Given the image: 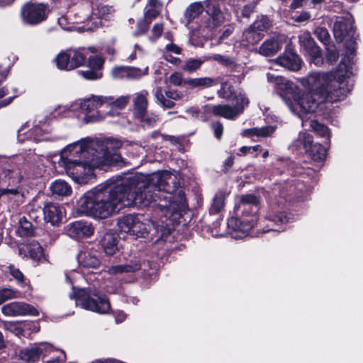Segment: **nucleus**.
<instances>
[{
	"mask_svg": "<svg viewBox=\"0 0 363 363\" xmlns=\"http://www.w3.org/2000/svg\"><path fill=\"white\" fill-rule=\"evenodd\" d=\"M178 186L177 177L167 171L111 178L86 192L77 202V212L105 219L124 207L154 203L155 211L174 221L187 208L184 192Z\"/></svg>",
	"mask_w": 363,
	"mask_h": 363,
	"instance_id": "1",
	"label": "nucleus"
},
{
	"mask_svg": "<svg viewBox=\"0 0 363 363\" xmlns=\"http://www.w3.org/2000/svg\"><path fill=\"white\" fill-rule=\"evenodd\" d=\"M347 77H340L337 72H313L301 80V84L309 92H299L293 101L297 115L302 121V126H309L319 135L328 134V128L311 118L313 113L321 111L325 102H335L344 99L352 87Z\"/></svg>",
	"mask_w": 363,
	"mask_h": 363,
	"instance_id": "2",
	"label": "nucleus"
},
{
	"mask_svg": "<svg viewBox=\"0 0 363 363\" xmlns=\"http://www.w3.org/2000/svg\"><path fill=\"white\" fill-rule=\"evenodd\" d=\"M45 157L29 151L11 157H0V197L20 201L18 184L24 178L39 177L45 172Z\"/></svg>",
	"mask_w": 363,
	"mask_h": 363,
	"instance_id": "3",
	"label": "nucleus"
},
{
	"mask_svg": "<svg viewBox=\"0 0 363 363\" xmlns=\"http://www.w3.org/2000/svg\"><path fill=\"white\" fill-rule=\"evenodd\" d=\"M57 164L63 168L67 176L80 184L88 183L94 177V167L104 166L102 162L90 150L86 139L70 143L64 147L60 151Z\"/></svg>",
	"mask_w": 363,
	"mask_h": 363,
	"instance_id": "4",
	"label": "nucleus"
},
{
	"mask_svg": "<svg viewBox=\"0 0 363 363\" xmlns=\"http://www.w3.org/2000/svg\"><path fill=\"white\" fill-rule=\"evenodd\" d=\"M260 201L254 194L241 195L235 206L236 216L228 219V233L234 239H242L250 235L257 223Z\"/></svg>",
	"mask_w": 363,
	"mask_h": 363,
	"instance_id": "5",
	"label": "nucleus"
},
{
	"mask_svg": "<svg viewBox=\"0 0 363 363\" xmlns=\"http://www.w3.org/2000/svg\"><path fill=\"white\" fill-rule=\"evenodd\" d=\"M335 39L340 42L345 41V52L334 72L340 77L349 78L354 70V56L356 51L355 28L353 19L350 15L338 17L333 26Z\"/></svg>",
	"mask_w": 363,
	"mask_h": 363,
	"instance_id": "6",
	"label": "nucleus"
},
{
	"mask_svg": "<svg viewBox=\"0 0 363 363\" xmlns=\"http://www.w3.org/2000/svg\"><path fill=\"white\" fill-rule=\"evenodd\" d=\"M187 23L196 20L198 32L204 38L212 37L213 33L224 23V16L214 1H206L203 5L199 2L191 4L185 11Z\"/></svg>",
	"mask_w": 363,
	"mask_h": 363,
	"instance_id": "7",
	"label": "nucleus"
},
{
	"mask_svg": "<svg viewBox=\"0 0 363 363\" xmlns=\"http://www.w3.org/2000/svg\"><path fill=\"white\" fill-rule=\"evenodd\" d=\"M80 277V274L76 271L66 274L67 281L72 286V292L69 294V298H74L76 306H80L83 309L99 314L108 313L111 310L110 301L95 287L89 286L76 290L74 284L75 279Z\"/></svg>",
	"mask_w": 363,
	"mask_h": 363,
	"instance_id": "8",
	"label": "nucleus"
},
{
	"mask_svg": "<svg viewBox=\"0 0 363 363\" xmlns=\"http://www.w3.org/2000/svg\"><path fill=\"white\" fill-rule=\"evenodd\" d=\"M93 102L90 97L77 99L69 104L58 106L52 112L55 118H74L82 124L99 121V113H92Z\"/></svg>",
	"mask_w": 363,
	"mask_h": 363,
	"instance_id": "9",
	"label": "nucleus"
},
{
	"mask_svg": "<svg viewBox=\"0 0 363 363\" xmlns=\"http://www.w3.org/2000/svg\"><path fill=\"white\" fill-rule=\"evenodd\" d=\"M291 191V189L289 190V192ZM275 196L274 200L270 203V209L265 216V220L269 221L270 224L268 225L269 228L264 230V233L271 230H284L285 228L283 225L290 220V217L286 215L285 211H281V210L289 206L292 199L291 194H289L288 191L282 189L279 191V197L277 194H275Z\"/></svg>",
	"mask_w": 363,
	"mask_h": 363,
	"instance_id": "10",
	"label": "nucleus"
},
{
	"mask_svg": "<svg viewBox=\"0 0 363 363\" xmlns=\"http://www.w3.org/2000/svg\"><path fill=\"white\" fill-rule=\"evenodd\" d=\"M89 147L93 151L98 160L102 162L104 166L118 164L121 161V156L117 150L122 146L121 140L108 138L104 141L85 138Z\"/></svg>",
	"mask_w": 363,
	"mask_h": 363,
	"instance_id": "11",
	"label": "nucleus"
},
{
	"mask_svg": "<svg viewBox=\"0 0 363 363\" xmlns=\"http://www.w3.org/2000/svg\"><path fill=\"white\" fill-rule=\"evenodd\" d=\"M90 100L93 102L92 113H99L101 120L106 116H115L125 108L129 100V96H121L116 99L113 96H91Z\"/></svg>",
	"mask_w": 363,
	"mask_h": 363,
	"instance_id": "12",
	"label": "nucleus"
},
{
	"mask_svg": "<svg viewBox=\"0 0 363 363\" xmlns=\"http://www.w3.org/2000/svg\"><path fill=\"white\" fill-rule=\"evenodd\" d=\"M28 123L24 124L18 131L17 138L19 143L33 141L38 143L43 140H54L55 138L50 136L52 131L50 121L47 117H39L35 121L34 125L28 129Z\"/></svg>",
	"mask_w": 363,
	"mask_h": 363,
	"instance_id": "13",
	"label": "nucleus"
},
{
	"mask_svg": "<svg viewBox=\"0 0 363 363\" xmlns=\"http://www.w3.org/2000/svg\"><path fill=\"white\" fill-rule=\"evenodd\" d=\"M325 138L324 145L320 143L313 144V138L307 132H300L297 139L294 142L293 145L297 149H302L308 153V156L315 162H321L325 160L327 155V150L330 145V134L320 135Z\"/></svg>",
	"mask_w": 363,
	"mask_h": 363,
	"instance_id": "14",
	"label": "nucleus"
},
{
	"mask_svg": "<svg viewBox=\"0 0 363 363\" xmlns=\"http://www.w3.org/2000/svg\"><path fill=\"white\" fill-rule=\"evenodd\" d=\"M249 104V99L244 92L236 96V104L232 107L229 105H207L204 107L206 113H213L215 116H220L227 119H233L242 113Z\"/></svg>",
	"mask_w": 363,
	"mask_h": 363,
	"instance_id": "15",
	"label": "nucleus"
},
{
	"mask_svg": "<svg viewBox=\"0 0 363 363\" xmlns=\"http://www.w3.org/2000/svg\"><path fill=\"white\" fill-rule=\"evenodd\" d=\"M267 78L269 82L275 85L277 92L284 101L290 111H296L293 101L298 94L297 86L284 77L272 73H267Z\"/></svg>",
	"mask_w": 363,
	"mask_h": 363,
	"instance_id": "16",
	"label": "nucleus"
},
{
	"mask_svg": "<svg viewBox=\"0 0 363 363\" xmlns=\"http://www.w3.org/2000/svg\"><path fill=\"white\" fill-rule=\"evenodd\" d=\"M23 21L30 25H36L45 20L48 6L45 4L28 3L22 8Z\"/></svg>",
	"mask_w": 363,
	"mask_h": 363,
	"instance_id": "17",
	"label": "nucleus"
},
{
	"mask_svg": "<svg viewBox=\"0 0 363 363\" xmlns=\"http://www.w3.org/2000/svg\"><path fill=\"white\" fill-rule=\"evenodd\" d=\"M52 350V347L48 342H40L29 347L22 349L19 352V358L27 362L34 363L39 360L41 356L46 355Z\"/></svg>",
	"mask_w": 363,
	"mask_h": 363,
	"instance_id": "18",
	"label": "nucleus"
},
{
	"mask_svg": "<svg viewBox=\"0 0 363 363\" xmlns=\"http://www.w3.org/2000/svg\"><path fill=\"white\" fill-rule=\"evenodd\" d=\"M1 312L6 316H37L39 312L32 305L22 301H13L1 307Z\"/></svg>",
	"mask_w": 363,
	"mask_h": 363,
	"instance_id": "19",
	"label": "nucleus"
},
{
	"mask_svg": "<svg viewBox=\"0 0 363 363\" xmlns=\"http://www.w3.org/2000/svg\"><path fill=\"white\" fill-rule=\"evenodd\" d=\"M276 62L281 67L293 72L298 71L302 64L299 56L290 46L286 48L284 53L276 59Z\"/></svg>",
	"mask_w": 363,
	"mask_h": 363,
	"instance_id": "20",
	"label": "nucleus"
},
{
	"mask_svg": "<svg viewBox=\"0 0 363 363\" xmlns=\"http://www.w3.org/2000/svg\"><path fill=\"white\" fill-rule=\"evenodd\" d=\"M94 228L87 221L78 220L69 223L67 232L69 237L75 239L90 237L94 233Z\"/></svg>",
	"mask_w": 363,
	"mask_h": 363,
	"instance_id": "21",
	"label": "nucleus"
},
{
	"mask_svg": "<svg viewBox=\"0 0 363 363\" xmlns=\"http://www.w3.org/2000/svg\"><path fill=\"white\" fill-rule=\"evenodd\" d=\"M301 47L311 57V61L318 64L320 62V50L309 33H303L299 36Z\"/></svg>",
	"mask_w": 363,
	"mask_h": 363,
	"instance_id": "22",
	"label": "nucleus"
},
{
	"mask_svg": "<svg viewBox=\"0 0 363 363\" xmlns=\"http://www.w3.org/2000/svg\"><path fill=\"white\" fill-rule=\"evenodd\" d=\"M77 261L79 265L87 269H97L100 266L98 252L93 248H83L78 255Z\"/></svg>",
	"mask_w": 363,
	"mask_h": 363,
	"instance_id": "23",
	"label": "nucleus"
},
{
	"mask_svg": "<svg viewBox=\"0 0 363 363\" xmlns=\"http://www.w3.org/2000/svg\"><path fill=\"white\" fill-rule=\"evenodd\" d=\"M63 208L55 203H46L43 207L44 219L52 225H58L62 220Z\"/></svg>",
	"mask_w": 363,
	"mask_h": 363,
	"instance_id": "24",
	"label": "nucleus"
},
{
	"mask_svg": "<svg viewBox=\"0 0 363 363\" xmlns=\"http://www.w3.org/2000/svg\"><path fill=\"white\" fill-rule=\"evenodd\" d=\"M147 96L148 92L146 90H142L133 95V114L136 118H144L147 108Z\"/></svg>",
	"mask_w": 363,
	"mask_h": 363,
	"instance_id": "25",
	"label": "nucleus"
},
{
	"mask_svg": "<svg viewBox=\"0 0 363 363\" xmlns=\"http://www.w3.org/2000/svg\"><path fill=\"white\" fill-rule=\"evenodd\" d=\"M137 218H139L140 221L135 222L134 225L132 236L136 238H144L150 240V230L156 231L157 230L154 228L153 224L150 221V219L146 218L145 216L138 214Z\"/></svg>",
	"mask_w": 363,
	"mask_h": 363,
	"instance_id": "26",
	"label": "nucleus"
},
{
	"mask_svg": "<svg viewBox=\"0 0 363 363\" xmlns=\"http://www.w3.org/2000/svg\"><path fill=\"white\" fill-rule=\"evenodd\" d=\"M110 14V8L105 5H99L93 9L92 15L90 18L85 21H93L91 26L88 29L93 30L95 28L102 25V20H107Z\"/></svg>",
	"mask_w": 363,
	"mask_h": 363,
	"instance_id": "27",
	"label": "nucleus"
},
{
	"mask_svg": "<svg viewBox=\"0 0 363 363\" xmlns=\"http://www.w3.org/2000/svg\"><path fill=\"white\" fill-rule=\"evenodd\" d=\"M282 38L276 36L266 40L259 47V53L264 56L275 55L282 47Z\"/></svg>",
	"mask_w": 363,
	"mask_h": 363,
	"instance_id": "28",
	"label": "nucleus"
},
{
	"mask_svg": "<svg viewBox=\"0 0 363 363\" xmlns=\"http://www.w3.org/2000/svg\"><path fill=\"white\" fill-rule=\"evenodd\" d=\"M141 268V263L137 259L130 260L124 264L113 265L110 267L107 272L110 275H118L124 273H134Z\"/></svg>",
	"mask_w": 363,
	"mask_h": 363,
	"instance_id": "29",
	"label": "nucleus"
},
{
	"mask_svg": "<svg viewBox=\"0 0 363 363\" xmlns=\"http://www.w3.org/2000/svg\"><path fill=\"white\" fill-rule=\"evenodd\" d=\"M23 250L25 255L35 261H41L45 259V253L41 245L36 241H31L20 248V252Z\"/></svg>",
	"mask_w": 363,
	"mask_h": 363,
	"instance_id": "30",
	"label": "nucleus"
},
{
	"mask_svg": "<svg viewBox=\"0 0 363 363\" xmlns=\"http://www.w3.org/2000/svg\"><path fill=\"white\" fill-rule=\"evenodd\" d=\"M100 244L107 255H113L118 250L117 236L112 233H106L100 240Z\"/></svg>",
	"mask_w": 363,
	"mask_h": 363,
	"instance_id": "31",
	"label": "nucleus"
},
{
	"mask_svg": "<svg viewBox=\"0 0 363 363\" xmlns=\"http://www.w3.org/2000/svg\"><path fill=\"white\" fill-rule=\"evenodd\" d=\"M140 221L137 215L128 214L118 218L117 226L121 233H124L132 236L135 222Z\"/></svg>",
	"mask_w": 363,
	"mask_h": 363,
	"instance_id": "32",
	"label": "nucleus"
},
{
	"mask_svg": "<svg viewBox=\"0 0 363 363\" xmlns=\"http://www.w3.org/2000/svg\"><path fill=\"white\" fill-rule=\"evenodd\" d=\"M89 50L92 53L96 52L94 48H89L88 49L82 48L68 52L70 55L71 65L73 66V69L82 65L85 62Z\"/></svg>",
	"mask_w": 363,
	"mask_h": 363,
	"instance_id": "33",
	"label": "nucleus"
},
{
	"mask_svg": "<svg viewBox=\"0 0 363 363\" xmlns=\"http://www.w3.org/2000/svg\"><path fill=\"white\" fill-rule=\"evenodd\" d=\"M277 127L274 125H267L264 127H256L244 130L242 133V136L248 138H265L272 135Z\"/></svg>",
	"mask_w": 363,
	"mask_h": 363,
	"instance_id": "34",
	"label": "nucleus"
},
{
	"mask_svg": "<svg viewBox=\"0 0 363 363\" xmlns=\"http://www.w3.org/2000/svg\"><path fill=\"white\" fill-rule=\"evenodd\" d=\"M17 335L28 336L30 335L28 330L38 333L40 330L39 325L35 322L16 323L11 325Z\"/></svg>",
	"mask_w": 363,
	"mask_h": 363,
	"instance_id": "35",
	"label": "nucleus"
},
{
	"mask_svg": "<svg viewBox=\"0 0 363 363\" xmlns=\"http://www.w3.org/2000/svg\"><path fill=\"white\" fill-rule=\"evenodd\" d=\"M52 195L56 196H67L72 193L70 185L64 180H56L50 186Z\"/></svg>",
	"mask_w": 363,
	"mask_h": 363,
	"instance_id": "36",
	"label": "nucleus"
},
{
	"mask_svg": "<svg viewBox=\"0 0 363 363\" xmlns=\"http://www.w3.org/2000/svg\"><path fill=\"white\" fill-rule=\"evenodd\" d=\"M264 34H259L257 30L252 29L250 26L242 33L241 44L247 47L258 43L263 38Z\"/></svg>",
	"mask_w": 363,
	"mask_h": 363,
	"instance_id": "37",
	"label": "nucleus"
},
{
	"mask_svg": "<svg viewBox=\"0 0 363 363\" xmlns=\"http://www.w3.org/2000/svg\"><path fill=\"white\" fill-rule=\"evenodd\" d=\"M162 5L158 0H148L145 8L144 17L145 19L152 21L160 13Z\"/></svg>",
	"mask_w": 363,
	"mask_h": 363,
	"instance_id": "38",
	"label": "nucleus"
},
{
	"mask_svg": "<svg viewBox=\"0 0 363 363\" xmlns=\"http://www.w3.org/2000/svg\"><path fill=\"white\" fill-rule=\"evenodd\" d=\"M11 91L7 86L0 88V108L10 104L13 99L20 94L16 88H12Z\"/></svg>",
	"mask_w": 363,
	"mask_h": 363,
	"instance_id": "39",
	"label": "nucleus"
},
{
	"mask_svg": "<svg viewBox=\"0 0 363 363\" xmlns=\"http://www.w3.org/2000/svg\"><path fill=\"white\" fill-rule=\"evenodd\" d=\"M185 84L192 88H208L217 84L218 80L211 77L192 78L186 79Z\"/></svg>",
	"mask_w": 363,
	"mask_h": 363,
	"instance_id": "40",
	"label": "nucleus"
},
{
	"mask_svg": "<svg viewBox=\"0 0 363 363\" xmlns=\"http://www.w3.org/2000/svg\"><path fill=\"white\" fill-rule=\"evenodd\" d=\"M240 92L243 91H235L233 85L230 83L225 82L221 84L220 89L218 90L217 94L220 98L227 100L235 99L236 101V96H238Z\"/></svg>",
	"mask_w": 363,
	"mask_h": 363,
	"instance_id": "41",
	"label": "nucleus"
},
{
	"mask_svg": "<svg viewBox=\"0 0 363 363\" xmlns=\"http://www.w3.org/2000/svg\"><path fill=\"white\" fill-rule=\"evenodd\" d=\"M225 194L223 191H218L216 194L212 205L209 209L211 214H216L221 212L225 206Z\"/></svg>",
	"mask_w": 363,
	"mask_h": 363,
	"instance_id": "42",
	"label": "nucleus"
},
{
	"mask_svg": "<svg viewBox=\"0 0 363 363\" xmlns=\"http://www.w3.org/2000/svg\"><path fill=\"white\" fill-rule=\"evenodd\" d=\"M16 233L21 238L30 237L33 233L32 224L25 217L20 218Z\"/></svg>",
	"mask_w": 363,
	"mask_h": 363,
	"instance_id": "43",
	"label": "nucleus"
},
{
	"mask_svg": "<svg viewBox=\"0 0 363 363\" xmlns=\"http://www.w3.org/2000/svg\"><path fill=\"white\" fill-rule=\"evenodd\" d=\"M208 57L203 56L201 58L194 59L190 58L187 60L185 64L182 66V69L188 72H194L199 69L201 66L206 61H208Z\"/></svg>",
	"mask_w": 363,
	"mask_h": 363,
	"instance_id": "44",
	"label": "nucleus"
},
{
	"mask_svg": "<svg viewBox=\"0 0 363 363\" xmlns=\"http://www.w3.org/2000/svg\"><path fill=\"white\" fill-rule=\"evenodd\" d=\"M56 65L58 69L62 70H71L73 69V66L71 65L70 55L69 52H60L56 57Z\"/></svg>",
	"mask_w": 363,
	"mask_h": 363,
	"instance_id": "45",
	"label": "nucleus"
},
{
	"mask_svg": "<svg viewBox=\"0 0 363 363\" xmlns=\"http://www.w3.org/2000/svg\"><path fill=\"white\" fill-rule=\"evenodd\" d=\"M270 22L267 16H262L250 26V27L257 30L259 34H264V32L270 27Z\"/></svg>",
	"mask_w": 363,
	"mask_h": 363,
	"instance_id": "46",
	"label": "nucleus"
},
{
	"mask_svg": "<svg viewBox=\"0 0 363 363\" xmlns=\"http://www.w3.org/2000/svg\"><path fill=\"white\" fill-rule=\"evenodd\" d=\"M21 297V292L10 288H3L0 289V305L4 302Z\"/></svg>",
	"mask_w": 363,
	"mask_h": 363,
	"instance_id": "47",
	"label": "nucleus"
},
{
	"mask_svg": "<svg viewBox=\"0 0 363 363\" xmlns=\"http://www.w3.org/2000/svg\"><path fill=\"white\" fill-rule=\"evenodd\" d=\"M147 74L148 67L143 69L135 67H127V79H138Z\"/></svg>",
	"mask_w": 363,
	"mask_h": 363,
	"instance_id": "48",
	"label": "nucleus"
},
{
	"mask_svg": "<svg viewBox=\"0 0 363 363\" xmlns=\"http://www.w3.org/2000/svg\"><path fill=\"white\" fill-rule=\"evenodd\" d=\"M85 22V18H77L74 23H84ZM74 22H70L68 19V17L67 16H62L60 18H58V24L60 26L66 30H69L72 28V24Z\"/></svg>",
	"mask_w": 363,
	"mask_h": 363,
	"instance_id": "49",
	"label": "nucleus"
},
{
	"mask_svg": "<svg viewBox=\"0 0 363 363\" xmlns=\"http://www.w3.org/2000/svg\"><path fill=\"white\" fill-rule=\"evenodd\" d=\"M314 34L324 45H327L330 42V34L325 28L317 27L314 30Z\"/></svg>",
	"mask_w": 363,
	"mask_h": 363,
	"instance_id": "50",
	"label": "nucleus"
},
{
	"mask_svg": "<svg viewBox=\"0 0 363 363\" xmlns=\"http://www.w3.org/2000/svg\"><path fill=\"white\" fill-rule=\"evenodd\" d=\"M79 73L85 79L89 80H96L102 77V72L99 70L91 69L85 71H79Z\"/></svg>",
	"mask_w": 363,
	"mask_h": 363,
	"instance_id": "51",
	"label": "nucleus"
},
{
	"mask_svg": "<svg viewBox=\"0 0 363 363\" xmlns=\"http://www.w3.org/2000/svg\"><path fill=\"white\" fill-rule=\"evenodd\" d=\"M104 60L99 55L90 57L88 61V66L91 69L101 71L103 68Z\"/></svg>",
	"mask_w": 363,
	"mask_h": 363,
	"instance_id": "52",
	"label": "nucleus"
},
{
	"mask_svg": "<svg viewBox=\"0 0 363 363\" xmlns=\"http://www.w3.org/2000/svg\"><path fill=\"white\" fill-rule=\"evenodd\" d=\"M111 75L115 79H127V67H114L111 71Z\"/></svg>",
	"mask_w": 363,
	"mask_h": 363,
	"instance_id": "53",
	"label": "nucleus"
},
{
	"mask_svg": "<svg viewBox=\"0 0 363 363\" xmlns=\"http://www.w3.org/2000/svg\"><path fill=\"white\" fill-rule=\"evenodd\" d=\"M152 21H149L147 19H145L144 17V19L139 21L137 24V30L135 32L134 35L138 36L139 35H142L145 33L149 28V25Z\"/></svg>",
	"mask_w": 363,
	"mask_h": 363,
	"instance_id": "54",
	"label": "nucleus"
},
{
	"mask_svg": "<svg viewBox=\"0 0 363 363\" xmlns=\"http://www.w3.org/2000/svg\"><path fill=\"white\" fill-rule=\"evenodd\" d=\"M138 119L140 120L143 123V125L144 127H147V128L153 127L156 124L157 121V118L156 116H155L153 114L149 115L147 113H145V116L144 117V118H138Z\"/></svg>",
	"mask_w": 363,
	"mask_h": 363,
	"instance_id": "55",
	"label": "nucleus"
},
{
	"mask_svg": "<svg viewBox=\"0 0 363 363\" xmlns=\"http://www.w3.org/2000/svg\"><path fill=\"white\" fill-rule=\"evenodd\" d=\"M186 79H183V74L181 72H175L172 73L169 78V82L174 86H181Z\"/></svg>",
	"mask_w": 363,
	"mask_h": 363,
	"instance_id": "56",
	"label": "nucleus"
},
{
	"mask_svg": "<svg viewBox=\"0 0 363 363\" xmlns=\"http://www.w3.org/2000/svg\"><path fill=\"white\" fill-rule=\"evenodd\" d=\"M207 57L209 58L208 60H215L224 65H229L233 62L230 58L220 54H214Z\"/></svg>",
	"mask_w": 363,
	"mask_h": 363,
	"instance_id": "57",
	"label": "nucleus"
},
{
	"mask_svg": "<svg viewBox=\"0 0 363 363\" xmlns=\"http://www.w3.org/2000/svg\"><path fill=\"white\" fill-rule=\"evenodd\" d=\"M9 273L19 283H21L24 280V276L23 273L14 266L9 267Z\"/></svg>",
	"mask_w": 363,
	"mask_h": 363,
	"instance_id": "58",
	"label": "nucleus"
},
{
	"mask_svg": "<svg viewBox=\"0 0 363 363\" xmlns=\"http://www.w3.org/2000/svg\"><path fill=\"white\" fill-rule=\"evenodd\" d=\"M339 54L335 48H328L327 50V60L330 63L336 62L338 59Z\"/></svg>",
	"mask_w": 363,
	"mask_h": 363,
	"instance_id": "59",
	"label": "nucleus"
},
{
	"mask_svg": "<svg viewBox=\"0 0 363 363\" xmlns=\"http://www.w3.org/2000/svg\"><path fill=\"white\" fill-rule=\"evenodd\" d=\"M163 23H155L152 28V36H151V39H157L159 37L161 36L162 32H163Z\"/></svg>",
	"mask_w": 363,
	"mask_h": 363,
	"instance_id": "60",
	"label": "nucleus"
},
{
	"mask_svg": "<svg viewBox=\"0 0 363 363\" xmlns=\"http://www.w3.org/2000/svg\"><path fill=\"white\" fill-rule=\"evenodd\" d=\"M255 8V2L245 5L242 10V16L245 18H249L250 15L254 12Z\"/></svg>",
	"mask_w": 363,
	"mask_h": 363,
	"instance_id": "61",
	"label": "nucleus"
},
{
	"mask_svg": "<svg viewBox=\"0 0 363 363\" xmlns=\"http://www.w3.org/2000/svg\"><path fill=\"white\" fill-rule=\"evenodd\" d=\"M259 150H262L260 145H255L252 147L242 146L240 147V151L242 155L253 154Z\"/></svg>",
	"mask_w": 363,
	"mask_h": 363,
	"instance_id": "62",
	"label": "nucleus"
},
{
	"mask_svg": "<svg viewBox=\"0 0 363 363\" xmlns=\"http://www.w3.org/2000/svg\"><path fill=\"white\" fill-rule=\"evenodd\" d=\"M165 96L167 98H169L170 99L178 101L183 98L184 95L182 93L174 91V90H169L165 92Z\"/></svg>",
	"mask_w": 363,
	"mask_h": 363,
	"instance_id": "63",
	"label": "nucleus"
},
{
	"mask_svg": "<svg viewBox=\"0 0 363 363\" xmlns=\"http://www.w3.org/2000/svg\"><path fill=\"white\" fill-rule=\"evenodd\" d=\"M212 128L213 130L215 136L218 139H220L222 136L223 131V125L220 123L217 122L212 125Z\"/></svg>",
	"mask_w": 363,
	"mask_h": 363,
	"instance_id": "64",
	"label": "nucleus"
}]
</instances>
